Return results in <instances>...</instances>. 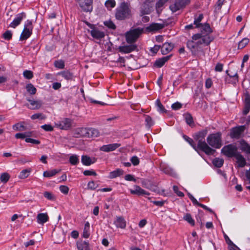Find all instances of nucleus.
<instances>
[{
    "label": "nucleus",
    "instance_id": "40",
    "mask_svg": "<svg viewBox=\"0 0 250 250\" xmlns=\"http://www.w3.org/2000/svg\"><path fill=\"white\" fill-rule=\"evenodd\" d=\"M56 169H53L51 171H45L43 172V175L45 177H50L59 172Z\"/></svg>",
    "mask_w": 250,
    "mask_h": 250
},
{
    "label": "nucleus",
    "instance_id": "26",
    "mask_svg": "<svg viewBox=\"0 0 250 250\" xmlns=\"http://www.w3.org/2000/svg\"><path fill=\"white\" fill-rule=\"evenodd\" d=\"M187 46L188 47L192 52H195L196 51L198 50V48L201 44L197 43V42H195L194 40L192 41H188L187 42Z\"/></svg>",
    "mask_w": 250,
    "mask_h": 250
},
{
    "label": "nucleus",
    "instance_id": "38",
    "mask_svg": "<svg viewBox=\"0 0 250 250\" xmlns=\"http://www.w3.org/2000/svg\"><path fill=\"white\" fill-rule=\"evenodd\" d=\"M167 0H159L156 4V9L158 13H160L162 11L161 8Z\"/></svg>",
    "mask_w": 250,
    "mask_h": 250
},
{
    "label": "nucleus",
    "instance_id": "9",
    "mask_svg": "<svg viewBox=\"0 0 250 250\" xmlns=\"http://www.w3.org/2000/svg\"><path fill=\"white\" fill-rule=\"evenodd\" d=\"M189 2V0H175L174 3L170 5L169 8L173 12H175L185 7Z\"/></svg>",
    "mask_w": 250,
    "mask_h": 250
},
{
    "label": "nucleus",
    "instance_id": "16",
    "mask_svg": "<svg viewBox=\"0 0 250 250\" xmlns=\"http://www.w3.org/2000/svg\"><path fill=\"white\" fill-rule=\"evenodd\" d=\"M114 224L117 228L122 229H125L126 225V221L123 216H116Z\"/></svg>",
    "mask_w": 250,
    "mask_h": 250
},
{
    "label": "nucleus",
    "instance_id": "5",
    "mask_svg": "<svg viewBox=\"0 0 250 250\" xmlns=\"http://www.w3.org/2000/svg\"><path fill=\"white\" fill-rule=\"evenodd\" d=\"M221 152L228 157H235L239 153L237 147L234 144L224 146L221 149Z\"/></svg>",
    "mask_w": 250,
    "mask_h": 250
},
{
    "label": "nucleus",
    "instance_id": "42",
    "mask_svg": "<svg viewBox=\"0 0 250 250\" xmlns=\"http://www.w3.org/2000/svg\"><path fill=\"white\" fill-rule=\"evenodd\" d=\"M156 104L158 107V110L161 113H166L167 110L165 108L164 106L161 104L160 100H157Z\"/></svg>",
    "mask_w": 250,
    "mask_h": 250
},
{
    "label": "nucleus",
    "instance_id": "23",
    "mask_svg": "<svg viewBox=\"0 0 250 250\" xmlns=\"http://www.w3.org/2000/svg\"><path fill=\"white\" fill-rule=\"evenodd\" d=\"M91 35L96 39L100 40L105 36L104 33L96 29H93L90 31Z\"/></svg>",
    "mask_w": 250,
    "mask_h": 250
},
{
    "label": "nucleus",
    "instance_id": "32",
    "mask_svg": "<svg viewBox=\"0 0 250 250\" xmlns=\"http://www.w3.org/2000/svg\"><path fill=\"white\" fill-rule=\"evenodd\" d=\"M88 138L96 137L99 136V132L95 128H88Z\"/></svg>",
    "mask_w": 250,
    "mask_h": 250
},
{
    "label": "nucleus",
    "instance_id": "12",
    "mask_svg": "<svg viewBox=\"0 0 250 250\" xmlns=\"http://www.w3.org/2000/svg\"><path fill=\"white\" fill-rule=\"evenodd\" d=\"M129 45L120 46L118 48L119 52L125 54L129 53L133 51L138 50L137 46L135 43H129Z\"/></svg>",
    "mask_w": 250,
    "mask_h": 250
},
{
    "label": "nucleus",
    "instance_id": "39",
    "mask_svg": "<svg viewBox=\"0 0 250 250\" xmlns=\"http://www.w3.org/2000/svg\"><path fill=\"white\" fill-rule=\"evenodd\" d=\"M59 75H62L66 80H69L72 78L73 75L68 71H64L58 73Z\"/></svg>",
    "mask_w": 250,
    "mask_h": 250
},
{
    "label": "nucleus",
    "instance_id": "61",
    "mask_svg": "<svg viewBox=\"0 0 250 250\" xmlns=\"http://www.w3.org/2000/svg\"><path fill=\"white\" fill-rule=\"evenodd\" d=\"M182 104L179 102H176L171 105V108L173 110H178L182 107Z\"/></svg>",
    "mask_w": 250,
    "mask_h": 250
},
{
    "label": "nucleus",
    "instance_id": "43",
    "mask_svg": "<svg viewBox=\"0 0 250 250\" xmlns=\"http://www.w3.org/2000/svg\"><path fill=\"white\" fill-rule=\"evenodd\" d=\"M184 219L189 223L191 226H194L195 225V222L194 220L192 219L191 215L189 213H187L184 216Z\"/></svg>",
    "mask_w": 250,
    "mask_h": 250
},
{
    "label": "nucleus",
    "instance_id": "25",
    "mask_svg": "<svg viewBox=\"0 0 250 250\" xmlns=\"http://www.w3.org/2000/svg\"><path fill=\"white\" fill-rule=\"evenodd\" d=\"M173 48V45L171 43L165 42L161 46V52L163 55H165L171 51Z\"/></svg>",
    "mask_w": 250,
    "mask_h": 250
},
{
    "label": "nucleus",
    "instance_id": "56",
    "mask_svg": "<svg viewBox=\"0 0 250 250\" xmlns=\"http://www.w3.org/2000/svg\"><path fill=\"white\" fill-rule=\"evenodd\" d=\"M145 121L146 122V125L148 127H150L153 125V122L152 118L149 116H146L145 118Z\"/></svg>",
    "mask_w": 250,
    "mask_h": 250
},
{
    "label": "nucleus",
    "instance_id": "44",
    "mask_svg": "<svg viewBox=\"0 0 250 250\" xmlns=\"http://www.w3.org/2000/svg\"><path fill=\"white\" fill-rule=\"evenodd\" d=\"M249 42V40L248 38H244L238 43V49H242L246 46Z\"/></svg>",
    "mask_w": 250,
    "mask_h": 250
},
{
    "label": "nucleus",
    "instance_id": "18",
    "mask_svg": "<svg viewBox=\"0 0 250 250\" xmlns=\"http://www.w3.org/2000/svg\"><path fill=\"white\" fill-rule=\"evenodd\" d=\"M96 161L97 159L95 157L91 158L87 155H83L82 156V163L85 166H90Z\"/></svg>",
    "mask_w": 250,
    "mask_h": 250
},
{
    "label": "nucleus",
    "instance_id": "27",
    "mask_svg": "<svg viewBox=\"0 0 250 250\" xmlns=\"http://www.w3.org/2000/svg\"><path fill=\"white\" fill-rule=\"evenodd\" d=\"M250 110V96L247 94L245 96V106L243 110L244 115H247Z\"/></svg>",
    "mask_w": 250,
    "mask_h": 250
},
{
    "label": "nucleus",
    "instance_id": "28",
    "mask_svg": "<svg viewBox=\"0 0 250 250\" xmlns=\"http://www.w3.org/2000/svg\"><path fill=\"white\" fill-rule=\"evenodd\" d=\"M240 149L242 151L245 152L248 154H250V145H249L245 140H242L240 142Z\"/></svg>",
    "mask_w": 250,
    "mask_h": 250
},
{
    "label": "nucleus",
    "instance_id": "59",
    "mask_svg": "<svg viewBox=\"0 0 250 250\" xmlns=\"http://www.w3.org/2000/svg\"><path fill=\"white\" fill-rule=\"evenodd\" d=\"M88 188L94 190L98 187V185L95 183L93 181L89 182L87 185Z\"/></svg>",
    "mask_w": 250,
    "mask_h": 250
},
{
    "label": "nucleus",
    "instance_id": "63",
    "mask_svg": "<svg viewBox=\"0 0 250 250\" xmlns=\"http://www.w3.org/2000/svg\"><path fill=\"white\" fill-rule=\"evenodd\" d=\"M173 189L175 193L180 197H183L184 196V193L182 192H181L178 190V188L176 186H174L173 187Z\"/></svg>",
    "mask_w": 250,
    "mask_h": 250
},
{
    "label": "nucleus",
    "instance_id": "21",
    "mask_svg": "<svg viewBox=\"0 0 250 250\" xmlns=\"http://www.w3.org/2000/svg\"><path fill=\"white\" fill-rule=\"evenodd\" d=\"M49 219L47 213H39L37 216V222L40 224H43Z\"/></svg>",
    "mask_w": 250,
    "mask_h": 250
},
{
    "label": "nucleus",
    "instance_id": "60",
    "mask_svg": "<svg viewBox=\"0 0 250 250\" xmlns=\"http://www.w3.org/2000/svg\"><path fill=\"white\" fill-rule=\"evenodd\" d=\"M41 128L46 131H52L53 130V127L50 125H44L41 126Z\"/></svg>",
    "mask_w": 250,
    "mask_h": 250
},
{
    "label": "nucleus",
    "instance_id": "30",
    "mask_svg": "<svg viewBox=\"0 0 250 250\" xmlns=\"http://www.w3.org/2000/svg\"><path fill=\"white\" fill-rule=\"evenodd\" d=\"M130 193L132 194H136L137 195H143L145 193V190L141 188L139 186H134V189H130Z\"/></svg>",
    "mask_w": 250,
    "mask_h": 250
},
{
    "label": "nucleus",
    "instance_id": "45",
    "mask_svg": "<svg viewBox=\"0 0 250 250\" xmlns=\"http://www.w3.org/2000/svg\"><path fill=\"white\" fill-rule=\"evenodd\" d=\"M203 18V15L201 14L199 15L198 18H195L194 21V24L196 25V27L197 28H199L200 27V25L202 23H200V21L202 20Z\"/></svg>",
    "mask_w": 250,
    "mask_h": 250
},
{
    "label": "nucleus",
    "instance_id": "14",
    "mask_svg": "<svg viewBox=\"0 0 250 250\" xmlns=\"http://www.w3.org/2000/svg\"><path fill=\"white\" fill-rule=\"evenodd\" d=\"M88 128H77L74 132V137L76 138L88 137Z\"/></svg>",
    "mask_w": 250,
    "mask_h": 250
},
{
    "label": "nucleus",
    "instance_id": "51",
    "mask_svg": "<svg viewBox=\"0 0 250 250\" xmlns=\"http://www.w3.org/2000/svg\"><path fill=\"white\" fill-rule=\"evenodd\" d=\"M54 65L57 68L62 69L64 67V63L62 60L56 61L54 62Z\"/></svg>",
    "mask_w": 250,
    "mask_h": 250
},
{
    "label": "nucleus",
    "instance_id": "34",
    "mask_svg": "<svg viewBox=\"0 0 250 250\" xmlns=\"http://www.w3.org/2000/svg\"><path fill=\"white\" fill-rule=\"evenodd\" d=\"M31 171V168L22 170L19 175V178L21 179H23L28 177Z\"/></svg>",
    "mask_w": 250,
    "mask_h": 250
},
{
    "label": "nucleus",
    "instance_id": "37",
    "mask_svg": "<svg viewBox=\"0 0 250 250\" xmlns=\"http://www.w3.org/2000/svg\"><path fill=\"white\" fill-rule=\"evenodd\" d=\"M149 189L150 190L157 192V193L160 194V195H163L165 192L164 189L160 190L159 188L155 185L153 183L151 184V186L150 187Z\"/></svg>",
    "mask_w": 250,
    "mask_h": 250
},
{
    "label": "nucleus",
    "instance_id": "62",
    "mask_svg": "<svg viewBox=\"0 0 250 250\" xmlns=\"http://www.w3.org/2000/svg\"><path fill=\"white\" fill-rule=\"evenodd\" d=\"M60 190L64 194H67L69 191V188L66 186H61L60 187Z\"/></svg>",
    "mask_w": 250,
    "mask_h": 250
},
{
    "label": "nucleus",
    "instance_id": "53",
    "mask_svg": "<svg viewBox=\"0 0 250 250\" xmlns=\"http://www.w3.org/2000/svg\"><path fill=\"white\" fill-rule=\"evenodd\" d=\"M13 129L16 130L24 131L26 129L25 127L22 124H17L13 125Z\"/></svg>",
    "mask_w": 250,
    "mask_h": 250
},
{
    "label": "nucleus",
    "instance_id": "3",
    "mask_svg": "<svg viewBox=\"0 0 250 250\" xmlns=\"http://www.w3.org/2000/svg\"><path fill=\"white\" fill-rule=\"evenodd\" d=\"M207 141L212 147L219 148L222 146L221 134L220 132L211 134L207 137Z\"/></svg>",
    "mask_w": 250,
    "mask_h": 250
},
{
    "label": "nucleus",
    "instance_id": "8",
    "mask_svg": "<svg viewBox=\"0 0 250 250\" xmlns=\"http://www.w3.org/2000/svg\"><path fill=\"white\" fill-rule=\"evenodd\" d=\"M32 28L31 21L28 20L24 25V29L20 36V40H26L29 38L32 34Z\"/></svg>",
    "mask_w": 250,
    "mask_h": 250
},
{
    "label": "nucleus",
    "instance_id": "55",
    "mask_svg": "<svg viewBox=\"0 0 250 250\" xmlns=\"http://www.w3.org/2000/svg\"><path fill=\"white\" fill-rule=\"evenodd\" d=\"M3 38L6 40H9L12 38V34L9 30H7L2 35Z\"/></svg>",
    "mask_w": 250,
    "mask_h": 250
},
{
    "label": "nucleus",
    "instance_id": "13",
    "mask_svg": "<svg viewBox=\"0 0 250 250\" xmlns=\"http://www.w3.org/2000/svg\"><path fill=\"white\" fill-rule=\"evenodd\" d=\"M71 120L69 118H65L61 122L55 124V126L61 129L67 130L71 127Z\"/></svg>",
    "mask_w": 250,
    "mask_h": 250
},
{
    "label": "nucleus",
    "instance_id": "41",
    "mask_svg": "<svg viewBox=\"0 0 250 250\" xmlns=\"http://www.w3.org/2000/svg\"><path fill=\"white\" fill-rule=\"evenodd\" d=\"M10 177V175L8 173L4 172L1 174L0 180L1 182L6 183L8 181Z\"/></svg>",
    "mask_w": 250,
    "mask_h": 250
},
{
    "label": "nucleus",
    "instance_id": "10",
    "mask_svg": "<svg viewBox=\"0 0 250 250\" xmlns=\"http://www.w3.org/2000/svg\"><path fill=\"white\" fill-rule=\"evenodd\" d=\"M152 0H145L142 3L140 9L141 16L148 14L150 13L151 8H152Z\"/></svg>",
    "mask_w": 250,
    "mask_h": 250
},
{
    "label": "nucleus",
    "instance_id": "57",
    "mask_svg": "<svg viewBox=\"0 0 250 250\" xmlns=\"http://www.w3.org/2000/svg\"><path fill=\"white\" fill-rule=\"evenodd\" d=\"M185 119L186 122L188 125H190L192 124L193 123V118L190 114H186Z\"/></svg>",
    "mask_w": 250,
    "mask_h": 250
},
{
    "label": "nucleus",
    "instance_id": "4",
    "mask_svg": "<svg viewBox=\"0 0 250 250\" xmlns=\"http://www.w3.org/2000/svg\"><path fill=\"white\" fill-rule=\"evenodd\" d=\"M143 33V29L137 28L131 29L125 34L126 41L128 43H134L139 36Z\"/></svg>",
    "mask_w": 250,
    "mask_h": 250
},
{
    "label": "nucleus",
    "instance_id": "50",
    "mask_svg": "<svg viewBox=\"0 0 250 250\" xmlns=\"http://www.w3.org/2000/svg\"><path fill=\"white\" fill-rule=\"evenodd\" d=\"M104 24L106 26H107L108 28L111 29H115L116 28V25L112 21L109 20L106 21L104 22Z\"/></svg>",
    "mask_w": 250,
    "mask_h": 250
},
{
    "label": "nucleus",
    "instance_id": "1",
    "mask_svg": "<svg viewBox=\"0 0 250 250\" xmlns=\"http://www.w3.org/2000/svg\"><path fill=\"white\" fill-rule=\"evenodd\" d=\"M207 133L208 130L207 129L201 130L194 135V139L198 141V147L199 149L207 155H210L213 154L215 150L210 148L204 140Z\"/></svg>",
    "mask_w": 250,
    "mask_h": 250
},
{
    "label": "nucleus",
    "instance_id": "46",
    "mask_svg": "<svg viewBox=\"0 0 250 250\" xmlns=\"http://www.w3.org/2000/svg\"><path fill=\"white\" fill-rule=\"evenodd\" d=\"M43 195L46 198L51 201H54L56 199L55 195L49 191H45Z\"/></svg>",
    "mask_w": 250,
    "mask_h": 250
},
{
    "label": "nucleus",
    "instance_id": "29",
    "mask_svg": "<svg viewBox=\"0 0 250 250\" xmlns=\"http://www.w3.org/2000/svg\"><path fill=\"white\" fill-rule=\"evenodd\" d=\"M237 160V163L238 164V167H243L246 165L245 159L242 155L239 153L235 157Z\"/></svg>",
    "mask_w": 250,
    "mask_h": 250
},
{
    "label": "nucleus",
    "instance_id": "20",
    "mask_svg": "<svg viewBox=\"0 0 250 250\" xmlns=\"http://www.w3.org/2000/svg\"><path fill=\"white\" fill-rule=\"evenodd\" d=\"M171 56V55H168L157 60L155 61L154 65L158 68L161 67L170 59Z\"/></svg>",
    "mask_w": 250,
    "mask_h": 250
},
{
    "label": "nucleus",
    "instance_id": "6",
    "mask_svg": "<svg viewBox=\"0 0 250 250\" xmlns=\"http://www.w3.org/2000/svg\"><path fill=\"white\" fill-rule=\"evenodd\" d=\"M245 129V125H239L232 127L230 130L229 136L232 139H239L243 136Z\"/></svg>",
    "mask_w": 250,
    "mask_h": 250
},
{
    "label": "nucleus",
    "instance_id": "2",
    "mask_svg": "<svg viewBox=\"0 0 250 250\" xmlns=\"http://www.w3.org/2000/svg\"><path fill=\"white\" fill-rule=\"evenodd\" d=\"M131 16V10L129 5L126 2H122L116 9L115 17L117 20L122 21L129 19Z\"/></svg>",
    "mask_w": 250,
    "mask_h": 250
},
{
    "label": "nucleus",
    "instance_id": "35",
    "mask_svg": "<svg viewBox=\"0 0 250 250\" xmlns=\"http://www.w3.org/2000/svg\"><path fill=\"white\" fill-rule=\"evenodd\" d=\"M184 139L187 141L191 146L196 151H198V149L199 148L198 147V145L196 146V144L194 143L192 139L189 138L187 135H183Z\"/></svg>",
    "mask_w": 250,
    "mask_h": 250
},
{
    "label": "nucleus",
    "instance_id": "58",
    "mask_svg": "<svg viewBox=\"0 0 250 250\" xmlns=\"http://www.w3.org/2000/svg\"><path fill=\"white\" fill-rule=\"evenodd\" d=\"M130 161L134 166L138 165L140 163L139 159L136 156L132 157L130 159Z\"/></svg>",
    "mask_w": 250,
    "mask_h": 250
},
{
    "label": "nucleus",
    "instance_id": "7",
    "mask_svg": "<svg viewBox=\"0 0 250 250\" xmlns=\"http://www.w3.org/2000/svg\"><path fill=\"white\" fill-rule=\"evenodd\" d=\"M192 39L194 41L200 39V40L197 42V43H200L201 44H205L206 45H208L213 40L212 36H205L203 35V34H201V33L193 35L192 37Z\"/></svg>",
    "mask_w": 250,
    "mask_h": 250
},
{
    "label": "nucleus",
    "instance_id": "64",
    "mask_svg": "<svg viewBox=\"0 0 250 250\" xmlns=\"http://www.w3.org/2000/svg\"><path fill=\"white\" fill-rule=\"evenodd\" d=\"M77 247L79 250H83L85 247L84 241L78 242L77 243Z\"/></svg>",
    "mask_w": 250,
    "mask_h": 250
},
{
    "label": "nucleus",
    "instance_id": "22",
    "mask_svg": "<svg viewBox=\"0 0 250 250\" xmlns=\"http://www.w3.org/2000/svg\"><path fill=\"white\" fill-rule=\"evenodd\" d=\"M165 25L164 24L153 23L150 24L149 26L147 27L146 30L149 32L156 31L163 29Z\"/></svg>",
    "mask_w": 250,
    "mask_h": 250
},
{
    "label": "nucleus",
    "instance_id": "17",
    "mask_svg": "<svg viewBox=\"0 0 250 250\" xmlns=\"http://www.w3.org/2000/svg\"><path fill=\"white\" fill-rule=\"evenodd\" d=\"M121 146L119 144H113L107 145L103 146L101 148L100 150L104 152H109L115 150Z\"/></svg>",
    "mask_w": 250,
    "mask_h": 250
},
{
    "label": "nucleus",
    "instance_id": "49",
    "mask_svg": "<svg viewBox=\"0 0 250 250\" xmlns=\"http://www.w3.org/2000/svg\"><path fill=\"white\" fill-rule=\"evenodd\" d=\"M141 183L144 187L149 189L152 182L147 179H143L141 181Z\"/></svg>",
    "mask_w": 250,
    "mask_h": 250
},
{
    "label": "nucleus",
    "instance_id": "24",
    "mask_svg": "<svg viewBox=\"0 0 250 250\" xmlns=\"http://www.w3.org/2000/svg\"><path fill=\"white\" fill-rule=\"evenodd\" d=\"M27 100L30 103L31 105V106L29 107V108L32 110L39 109L42 104L41 101H35L29 99H27Z\"/></svg>",
    "mask_w": 250,
    "mask_h": 250
},
{
    "label": "nucleus",
    "instance_id": "15",
    "mask_svg": "<svg viewBox=\"0 0 250 250\" xmlns=\"http://www.w3.org/2000/svg\"><path fill=\"white\" fill-rule=\"evenodd\" d=\"M24 17H25V14L23 12L18 14L17 17L10 24L9 27L15 28L20 24L21 21Z\"/></svg>",
    "mask_w": 250,
    "mask_h": 250
},
{
    "label": "nucleus",
    "instance_id": "36",
    "mask_svg": "<svg viewBox=\"0 0 250 250\" xmlns=\"http://www.w3.org/2000/svg\"><path fill=\"white\" fill-rule=\"evenodd\" d=\"M212 163L215 167H220L224 164V160L222 158H216L213 160Z\"/></svg>",
    "mask_w": 250,
    "mask_h": 250
},
{
    "label": "nucleus",
    "instance_id": "52",
    "mask_svg": "<svg viewBox=\"0 0 250 250\" xmlns=\"http://www.w3.org/2000/svg\"><path fill=\"white\" fill-rule=\"evenodd\" d=\"M116 5L114 0H107L105 2V5L107 8H113Z\"/></svg>",
    "mask_w": 250,
    "mask_h": 250
},
{
    "label": "nucleus",
    "instance_id": "33",
    "mask_svg": "<svg viewBox=\"0 0 250 250\" xmlns=\"http://www.w3.org/2000/svg\"><path fill=\"white\" fill-rule=\"evenodd\" d=\"M26 89L30 95H34L37 92V89L32 83H28L26 85Z\"/></svg>",
    "mask_w": 250,
    "mask_h": 250
},
{
    "label": "nucleus",
    "instance_id": "11",
    "mask_svg": "<svg viewBox=\"0 0 250 250\" xmlns=\"http://www.w3.org/2000/svg\"><path fill=\"white\" fill-rule=\"evenodd\" d=\"M79 4L84 12H91L93 0H78Z\"/></svg>",
    "mask_w": 250,
    "mask_h": 250
},
{
    "label": "nucleus",
    "instance_id": "48",
    "mask_svg": "<svg viewBox=\"0 0 250 250\" xmlns=\"http://www.w3.org/2000/svg\"><path fill=\"white\" fill-rule=\"evenodd\" d=\"M23 75L27 79H31L33 77V72L30 70H26L23 71Z\"/></svg>",
    "mask_w": 250,
    "mask_h": 250
},
{
    "label": "nucleus",
    "instance_id": "31",
    "mask_svg": "<svg viewBox=\"0 0 250 250\" xmlns=\"http://www.w3.org/2000/svg\"><path fill=\"white\" fill-rule=\"evenodd\" d=\"M124 173V171L123 170L121 169H117L116 170L110 172L109 173V177L111 179H113L116 178L118 176H120L123 175Z\"/></svg>",
    "mask_w": 250,
    "mask_h": 250
},
{
    "label": "nucleus",
    "instance_id": "19",
    "mask_svg": "<svg viewBox=\"0 0 250 250\" xmlns=\"http://www.w3.org/2000/svg\"><path fill=\"white\" fill-rule=\"evenodd\" d=\"M199 28H201V34L205 36H210L209 34L212 32L209 24L208 23L202 24Z\"/></svg>",
    "mask_w": 250,
    "mask_h": 250
},
{
    "label": "nucleus",
    "instance_id": "54",
    "mask_svg": "<svg viewBox=\"0 0 250 250\" xmlns=\"http://www.w3.org/2000/svg\"><path fill=\"white\" fill-rule=\"evenodd\" d=\"M31 118L32 120H35L37 119L43 120L45 119V116L43 115L42 113H39L33 114V115H32Z\"/></svg>",
    "mask_w": 250,
    "mask_h": 250
},
{
    "label": "nucleus",
    "instance_id": "47",
    "mask_svg": "<svg viewBox=\"0 0 250 250\" xmlns=\"http://www.w3.org/2000/svg\"><path fill=\"white\" fill-rule=\"evenodd\" d=\"M69 162L73 165H76L79 163L78 157L76 155H73L69 158Z\"/></svg>",
    "mask_w": 250,
    "mask_h": 250
}]
</instances>
